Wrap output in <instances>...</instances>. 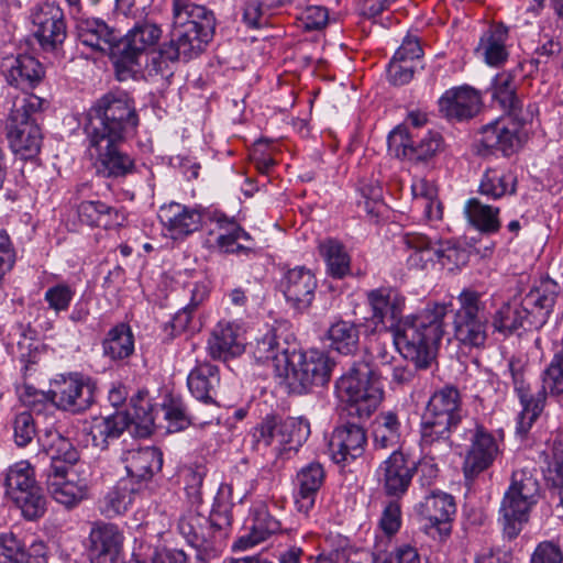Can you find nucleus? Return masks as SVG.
I'll list each match as a JSON object with an SVG mask.
<instances>
[{"label":"nucleus","mask_w":563,"mask_h":563,"mask_svg":"<svg viewBox=\"0 0 563 563\" xmlns=\"http://www.w3.org/2000/svg\"><path fill=\"white\" fill-rule=\"evenodd\" d=\"M366 301L371 308L374 329H385L386 321H390L395 344L402 356L416 367H428L435 357L445 332L446 305L432 302L420 312L401 318L406 297L391 287L369 290Z\"/></svg>","instance_id":"obj_1"},{"label":"nucleus","mask_w":563,"mask_h":563,"mask_svg":"<svg viewBox=\"0 0 563 563\" xmlns=\"http://www.w3.org/2000/svg\"><path fill=\"white\" fill-rule=\"evenodd\" d=\"M463 419L457 388L444 386L430 397L420 421V444L429 454L444 456L453 446L452 433Z\"/></svg>","instance_id":"obj_2"},{"label":"nucleus","mask_w":563,"mask_h":563,"mask_svg":"<svg viewBox=\"0 0 563 563\" xmlns=\"http://www.w3.org/2000/svg\"><path fill=\"white\" fill-rule=\"evenodd\" d=\"M137 123L132 101L124 95L108 93L88 111L86 132L90 144L100 146L106 139L124 140Z\"/></svg>","instance_id":"obj_3"},{"label":"nucleus","mask_w":563,"mask_h":563,"mask_svg":"<svg viewBox=\"0 0 563 563\" xmlns=\"http://www.w3.org/2000/svg\"><path fill=\"white\" fill-rule=\"evenodd\" d=\"M338 397L350 416L368 419L384 399L379 374L366 362H358L336 383Z\"/></svg>","instance_id":"obj_4"},{"label":"nucleus","mask_w":563,"mask_h":563,"mask_svg":"<svg viewBox=\"0 0 563 563\" xmlns=\"http://www.w3.org/2000/svg\"><path fill=\"white\" fill-rule=\"evenodd\" d=\"M45 100L34 93L16 99L7 119L5 134L9 145L22 159H32L41 151L43 134L34 115L43 111Z\"/></svg>","instance_id":"obj_5"},{"label":"nucleus","mask_w":563,"mask_h":563,"mask_svg":"<svg viewBox=\"0 0 563 563\" xmlns=\"http://www.w3.org/2000/svg\"><path fill=\"white\" fill-rule=\"evenodd\" d=\"M539 498V482L532 473L526 468L514 471L500 506L504 533L508 539L519 536Z\"/></svg>","instance_id":"obj_6"},{"label":"nucleus","mask_w":563,"mask_h":563,"mask_svg":"<svg viewBox=\"0 0 563 563\" xmlns=\"http://www.w3.org/2000/svg\"><path fill=\"white\" fill-rule=\"evenodd\" d=\"M483 295L472 288H464L457 295L459 308L453 314L455 340L470 349H483L488 339V319Z\"/></svg>","instance_id":"obj_7"},{"label":"nucleus","mask_w":563,"mask_h":563,"mask_svg":"<svg viewBox=\"0 0 563 563\" xmlns=\"http://www.w3.org/2000/svg\"><path fill=\"white\" fill-rule=\"evenodd\" d=\"M332 362L321 351L309 350L305 353L291 351L285 365H279L280 378L296 394L307 393L313 386H323L330 380Z\"/></svg>","instance_id":"obj_8"},{"label":"nucleus","mask_w":563,"mask_h":563,"mask_svg":"<svg viewBox=\"0 0 563 563\" xmlns=\"http://www.w3.org/2000/svg\"><path fill=\"white\" fill-rule=\"evenodd\" d=\"M309 433V423L305 420L269 415L252 429L251 437L255 450L273 448L282 453L300 446Z\"/></svg>","instance_id":"obj_9"},{"label":"nucleus","mask_w":563,"mask_h":563,"mask_svg":"<svg viewBox=\"0 0 563 563\" xmlns=\"http://www.w3.org/2000/svg\"><path fill=\"white\" fill-rule=\"evenodd\" d=\"M174 21L170 41L163 44L158 53L151 58V67L156 74H164L168 70L169 63L180 58L186 60L199 56L212 40L213 34H206L195 25Z\"/></svg>","instance_id":"obj_10"},{"label":"nucleus","mask_w":563,"mask_h":563,"mask_svg":"<svg viewBox=\"0 0 563 563\" xmlns=\"http://www.w3.org/2000/svg\"><path fill=\"white\" fill-rule=\"evenodd\" d=\"M5 486L7 494L26 519L33 520L44 515L46 500L36 484L34 468L27 461L16 462L9 467Z\"/></svg>","instance_id":"obj_11"},{"label":"nucleus","mask_w":563,"mask_h":563,"mask_svg":"<svg viewBox=\"0 0 563 563\" xmlns=\"http://www.w3.org/2000/svg\"><path fill=\"white\" fill-rule=\"evenodd\" d=\"M48 396L57 408L81 412L95 401V386L78 374L62 375L51 383Z\"/></svg>","instance_id":"obj_12"},{"label":"nucleus","mask_w":563,"mask_h":563,"mask_svg":"<svg viewBox=\"0 0 563 563\" xmlns=\"http://www.w3.org/2000/svg\"><path fill=\"white\" fill-rule=\"evenodd\" d=\"M161 26L151 21L136 23L124 36L121 42L122 48L117 65L132 67L139 64V58L144 54L156 55L154 51L162 37Z\"/></svg>","instance_id":"obj_13"},{"label":"nucleus","mask_w":563,"mask_h":563,"mask_svg":"<svg viewBox=\"0 0 563 563\" xmlns=\"http://www.w3.org/2000/svg\"><path fill=\"white\" fill-rule=\"evenodd\" d=\"M503 435L495 437L485 427L477 424L465 455L463 472L465 477H474L489 468L501 453Z\"/></svg>","instance_id":"obj_14"},{"label":"nucleus","mask_w":563,"mask_h":563,"mask_svg":"<svg viewBox=\"0 0 563 563\" xmlns=\"http://www.w3.org/2000/svg\"><path fill=\"white\" fill-rule=\"evenodd\" d=\"M515 391L520 400L522 410L518 417L517 431L526 434L537 421L545 407L544 393L531 394L530 384L526 379L525 366L520 360L511 358L508 364Z\"/></svg>","instance_id":"obj_15"},{"label":"nucleus","mask_w":563,"mask_h":563,"mask_svg":"<svg viewBox=\"0 0 563 563\" xmlns=\"http://www.w3.org/2000/svg\"><path fill=\"white\" fill-rule=\"evenodd\" d=\"M402 241L407 249L411 251L407 262L409 266L415 268H424L426 264L433 261L434 256L441 261L442 265H446L445 260H456L460 253L459 249L451 244V242L441 243L435 249L432 241L426 234L418 232L406 233L402 236Z\"/></svg>","instance_id":"obj_16"},{"label":"nucleus","mask_w":563,"mask_h":563,"mask_svg":"<svg viewBox=\"0 0 563 563\" xmlns=\"http://www.w3.org/2000/svg\"><path fill=\"white\" fill-rule=\"evenodd\" d=\"M34 34L45 49H54L66 38V24L62 9L44 3L32 14Z\"/></svg>","instance_id":"obj_17"},{"label":"nucleus","mask_w":563,"mask_h":563,"mask_svg":"<svg viewBox=\"0 0 563 563\" xmlns=\"http://www.w3.org/2000/svg\"><path fill=\"white\" fill-rule=\"evenodd\" d=\"M481 143L485 148L509 156L521 146L520 124L510 115L500 117L482 128Z\"/></svg>","instance_id":"obj_18"},{"label":"nucleus","mask_w":563,"mask_h":563,"mask_svg":"<svg viewBox=\"0 0 563 563\" xmlns=\"http://www.w3.org/2000/svg\"><path fill=\"white\" fill-rule=\"evenodd\" d=\"M439 111L448 119L459 121L475 117L482 108V96L475 88L464 85L448 89L439 99Z\"/></svg>","instance_id":"obj_19"},{"label":"nucleus","mask_w":563,"mask_h":563,"mask_svg":"<svg viewBox=\"0 0 563 563\" xmlns=\"http://www.w3.org/2000/svg\"><path fill=\"white\" fill-rule=\"evenodd\" d=\"M246 339L242 327L234 322L220 321L208 340L211 358L227 361L244 353Z\"/></svg>","instance_id":"obj_20"},{"label":"nucleus","mask_w":563,"mask_h":563,"mask_svg":"<svg viewBox=\"0 0 563 563\" xmlns=\"http://www.w3.org/2000/svg\"><path fill=\"white\" fill-rule=\"evenodd\" d=\"M158 218L168 235L174 240L187 238L198 231L202 223L199 210L178 202L163 205L159 208Z\"/></svg>","instance_id":"obj_21"},{"label":"nucleus","mask_w":563,"mask_h":563,"mask_svg":"<svg viewBox=\"0 0 563 563\" xmlns=\"http://www.w3.org/2000/svg\"><path fill=\"white\" fill-rule=\"evenodd\" d=\"M317 285V278L312 272L303 266L288 269L280 282L286 300L300 311L312 303Z\"/></svg>","instance_id":"obj_22"},{"label":"nucleus","mask_w":563,"mask_h":563,"mask_svg":"<svg viewBox=\"0 0 563 563\" xmlns=\"http://www.w3.org/2000/svg\"><path fill=\"white\" fill-rule=\"evenodd\" d=\"M366 442V432L362 427L346 423L332 432L329 452L335 463H347L363 454Z\"/></svg>","instance_id":"obj_23"},{"label":"nucleus","mask_w":563,"mask_h":563,"mask_svg":"<svg viewBox=\"0 0 563 563\" xmlns=\"http://www.w3.org/2000/svg\"><path fill=\"white\" fill-rule=\"evenodd\" d=\"M413 471L401 451H394L377 468V477L388 496L401 497L411 483Z\"/></svg>","instance_id":"obj_24"},{"label":"nucleus","mask_w":563,"mask_h":563,"mask_svg":"<svg viewBox=\"0 0 563 563\" xmlns=\"http://www.w3.org/2000/svg\"><path fill=\"white\" fill-rule=\"evenodd\" d=\"M123 534L112 523H100L89 534L88 555L90 563H115L123 544Z\"/></svg>","instance_id":"obj_25"},{"label":"nucleus","mask_w":563,"mask_h":563,"mask_svg":"<svg viewBox=\"0 0 563 563\" xmlns=\"http://www.w3.org/2000/svg\"><path fill=\"white\" fill-rule=\"evenodd\" d=\"M1 69L7 81L21 89L34 88L44 77L42 64L26 54L3 58Z\"/></svg>","instance_id":"obj_26"},{"label":"nucleus","mask_w":563,"mask_h":563,"mask_svg":"<svg viewBox=\"0 0 563 563\" xmlns=\"http://www.w3.org/2000/svg\"><path fill=\"white\" fill-rule=\"evenodd\" d=\"M324 478V468L318 462H311L299 470L295 493V507L298 512L307 516L312 510Z\"/></svg>","instance_id":"obj_27"},{"label":"nucleus","mask_w":563,"mask_h":563,"mask_svg":"<svg viewBox=\"0 0 563 563\" xmlns=\"http://www.w3.org/2000/svg\"><path fill=\"white\" fill-rule=\"evenodd\" d=\"M509 30L503 23L490 24L481 35L475 54L490 67H501L509 57Z\"/></svg>","instance_id":"obj_28"},{"label":"nucleus","mask_w":563,"mask_h":563,"mask_svg":"<svg viewBox=\"0 0 563 563\" xmlns=\"http://www.w3.org/2000/svg\"><path fill=\"white\" fill-rule=\"evenodd\" d=\"M123 140L106 139L101 145H91L96 153V168L103 177H124L134 170V161L118 148Z\"/></svg>","instance_id":"obj_29"},{"label":"nucleus","mask_w":563,"mask_h":563,"mask_svg":"<svg viewBox=\"0 0 563 563\" xmlns=\"http://www.w3.org/2000/svg\"><path fill=\"white\" fill-rule=\"evenodd\" d=\"M74 471L63 465H56L48 475L47 488L52 497L66 507H74L81 501L87 493L86 485L70 477Z\"/></svg>","instance_id":"obj_30"},{"label":"nucleus","mask_w":563,"mask_h":563,"mask_svg":"<svg viewBox=\"0 0 563 563\" xmlns=\"http://www.w3.org/2000/svg\"><path fill=\"white\" fill-rule=\"evenodd\" d=\"M420 509L421 515L432 527L438 528L440 534H449L451 530L450 522L456 512L455 501L451 495L443 492H432L426 496Z\"/></svg>","instance_id":"obj_31"},{"label":"nucleus","mask_w":563,"mask_h":563,"mask_svg":"<svg viewBox=\"0 0 563 563\" xmlns=\"http://www.w3.org/2000/svg\"><path fill=\"white\" fill-rule=\"evenodd\" d=\"M121 459L128 475L136 481H148L163 465L162 453L152 446L128 450Z\"/></svg>","instance_id":"obj_32"},{"label":"nucleus","mask_w":563,"mask_h":563,"mask_svg":"<svg viewBox=\"0 0 563 563\" xmlns=\"http://www.w3.org/2000/svg\"><path fill=\"white\" fill-rule=\"evenodd\" d=\"M252 353L256 362L262 364L272 363L276 375L279 377L280 364H286L291 351L286 341H280L277 329H269L262 336L257 338L252 346Z\"/></svg>","instance_id":"obj_33"},{"label":"nucleus","mask_w":563,"mask_h":563,"mask_svg":"<svg viewBox=\"0 0 563 563\" xmlns=\"http://www.w3.org/2000/svg\"><path fill=\"white\" fill-rule=\"evenodd\" d=\"M559 285L552 279H541L525 295L521 308L528 314H538L541 322L550 316L558 294Z\"/></svg>","instance_id":"obj_34"},{"label":"nucleus","mask_w":563,"mask_h":563,"mask_svg":"<svg viewBox=\"0 0 563 563\" xmlns=\"http://www.w3.org/2000/svg\"><path fill=\"white\" fill-rule=\"evenodd\" d=\"M187 385L199 401L216 404L214 396L220 385L219 368L207 362L197 364L188 375Z\"/></svg>","instance_id":"obj_35"},{"label":"nucleus","mask_w":563,"mask_h":563,"mask_svg":"<svg viewBox=\"0 0 563 563\" xmlns=\"http://www.w3.org/2000/svg\"><path fill=\"white\" fill-rule=\"evenodd\" d=\"M38 441L42 449L52 460V471L56 465H63L73 470L79 460V453L71 442L63 437L57 430H46L40 435Z\"/></svg>","instance_id":"obj_36"},{"label":"nucleus","mask_w":563,"mask_h":563,"mask_svg":"<svg viewBox=\"0 0 563 563\" xmlns=\"http://www.w3.org/2000/svg\"><path fill=\"white\" fill-rule=\"evenodd\" d=\"M79 42L96 52H108L115 44L118 36L103 21L87 19L77 24Z\"/></svg>","instance_id":"obj_37"},{"label":"nucleus","mask_w":563,"mask_h":563,"mask_svg":"<svg viewBox=\"0 0 563 563\" xmlns=\"http://www.w3.org/2000/svg\"><path fill=\"white\" fill-rule=\"evenodd\" d=\"M129 424V417L122 411H117L107 417L92 418L90 434L93 445L99 449H106L109 440L119 438Z\"/></svg>","instance_id":"obj_38"},{"label":"nucleus","mask_w":563,"mask_h":563,"mask_svg":"<svg viewBox=\"0 0 563 563\" xmlns=\"http://www.w3.org/2000/svg\"><path fill=\"white\" fill-rule=\"evenodd\" d=\"M318 251L330 276L341 279L351 273V256L342 242L327 238L319 242Z\"/></svg>","instance_id":"obj_39"},{"label":"nucleus","mask_w":563,"mask_h":563,"mask_svg":"<svg viewBox=\"0 0 563 563\" xmlns=\"http://www.w3.org/2000/svg\"><path fill=\"white\" fill-rule=\"evenodd\" d=\"M174 21L183 22L195 25L206 34H213L216 27V20L213 13L203 5H198L191 0H174L173 1Z\"/></svg>","instance_id":"obj_40"},{"label":"nucleus","mask_w":563,"mask_h":563,"mask_svg":"<svg viewBox=\"0 0 563 563\" xmlns=\"http://www.w3.org/2000/svg\"><path fill=\"white\" fill-rule=\"evenodd\" d=\"M103 354L112 361H122L134 353V335L126 323L111 328L102 341Z\"/></svg>","instance_id":"obj_41"},{"label":"nucleus","mask_w":563,"mask_h":563,"mask_svg":"<svg viewBox=\"0 0 563 563\" xmlns=\"http://www.w3.org/2000/svg\"><path fill=\"white\" fill-rule=\"evenodd\" d=\"M411 191L415 203L423 208L424 217L428 221H438L442 219L443 208L438 200V188L434 181L424 177L415 178L411 184Z\"/></svg>","instance_id":"obj_42"},{"label":"nucleus","mask_w":563,"mask_h":563,"mask_svg":"<svg viewBox=\"0 0 563 563\" xmlns=\"http://www.w3.org/2000/svg\"><path fill=\"white\" fill-rule=\"evenodd\" d=\"M516 176L504 168H488L479 183V192L490 199H499L516 191Z\"/></svg>","instance_id":"obj_43"},{"label":"nucleus","mask_w":563,"mask_h":563,"mask_svg":"<svg viewBox=\"0 0 563 563\" xmlns=\"http://www.w3.org/2000/svg\"><path fill=\"white\" fill-rule=\"evenodd\" d=\"M327 336L330 346L341 354L350 355L358 349L360 330L357 324L352 321L338 320L333 322L327 332Z\"/></svg>","instance_id":"obj_44"},{"label":"nucleus","mask_w":563,"mask_h":563,"mask_svg":"<svg viewBox=\"0 0 563 563\" xmlns=\"http://www.w3.org/2000/svg\"><path fill=\"white\" fill-rule=\"evenodd\" d=\"M374 445L387 449L397 445L401 438V422L393 411L379 413L374 421Z\"/></svg>","instance_id":"obj_45"},{"label":"nucleus","mask_w":563,"mask_h":563,"mask_svg":"<svg viewBox=\"0 0 563 563\" xmlns=\"http://www.w3.org/2000/svg\"><path fill=\"white\" fill-rule=\"evenodd\" d=\"M465 213L470 222L484 233H495L500 229L499 208L482 203L472 198L465 206Z\"/></svg>","instance_id":"obj_46"},{"label":"nucleus","mask_w":563,"mask_h":563,"mask_svg":"<svg viewBox=\"0 0 563 563\" xmlns=\"http://www.w3.org/2000/svg\"><path fill=\"white\" fill-rule=\"evenodd\" d=\"M493 100L507 112H515L519 108L520 100L517 96L516 76L510 71H501L495 76L492 82Z\"/></svg>","instance_id":"obj_47"},{"label":"nucleus","mask_w":563,"mask_h":563,"mask_svg":"<svg viewBox=\"0 0 563 563\" xmlns=\"http://www.w3.org/2000/svg\"><path fill=\"white\" fill-rule=\"evenodd\" d=\"M207 526L206 517L189 510L180 517L178 530L189 544L195 548H203L208 544Z\"/></svg>","instance_id":"obj_48"},{"label":"nucleus","mask_w":563,"mask_h":563,"mask_svg":"<svg viewBox=\"0 0 563 563\" xmlns=\"http://www.w3.org/2000/svg\"><path fill=\"white\" fill-rule=\"evenodd\" d=\"M165 419L168 422L169 432H178L186 429L190 424H207L210 420H200L192 415H188L184 404L180 400L170 398L163 406Z\"/></svg>","instance_id":"obj_49"},{"label":"nucleus","mask_w":563,"mask_h":563,"mask_svg":"<svg viewBox=\"0 0 563 563\" xmlns=\"http://www.w3.org/2000/svg\"><path fill=\"white\" fill-rule=\"evenodd\" d=\"M527 317L522 308L504 302L493 314L492 324L495 331L507 335L522 327Z\"/></svg>","instance_id":"obj_50"},{"label":"nucleus","mask_w":563,"mask_h":563,"mask_svg":"<svg viewBox=\"0 0 563 563\" xmlns=\"http://www.w3.org/2000/svg\"><path fill=\"white\" fill-rule=\"evenodd\" d=\"M418 132L405 124L397 125L388 135V147L397 157L413 159Z\"/></svg>","instance_id":"obj_51"},{"label":"nucleus","mask_w":563,"mask_h":563,"mask_svg":"<svg viewBox=\"0 0 563 563\" xmlns=\"http://www.w3.org/2000/svg\"><path fill=\"white\" fill-rule=\"evenodd\" d=\"M133 416L142 427L144 434H150L155 426L156 407L152 402L147 391H140L132 399Z\"/></svg>","instance_id":"obj_52"},{"label":"nucleus","mask_w":563,"mask_h":563,"mask_svg":"<svg viewBox=\"0 0 563 563\" xmlns=\"http://www.w3.org/2000/svg\"><path fill=\"white\" fill-rule=\"evenodd\" d=\"M216 245L224 253L247 254L253 250V239L245 230H241V233L217 235Z\"/></svg>","instance_id":"obj_53"},{"label":"nucleus","mask_w":563,"mask_h":563,"mask_svg":"<svg viewBox=\"0 0 563 563\" xmlns=\"http://www.w3.org/2000/svg\"><path fill=\"white\" fill-rule=\"evenodd\" d=\"M444 145L442 135L437 131H427L422 134L418 133L415 143L413 159H427L442 151Z\"/></svg>","instance_id":"obj_54"},{"label":"nucleus","mask_w":563,"mask_h":563,"mask_svg":"<svg viewBox=\"0 0 563 563\" xmlns=\"http://www.w3.org/2000/svg\"><path fill=\"white\" fill-rule=\"evenodd\" d=\"M542 390L545 400L548 396L563 397V366L550 362L542 372Z\"/></svg>","instance_id":"obj_55"},{"label":"nucleus","mask_w":563,"mask_h":563,"mask_svg":"<svg viewBox=\"0 0 563 563\" xmlns=\"http://www.w3.org/2000/svg\"><path fill=\"white\" fill-rule=\"evenodd\" d=\"M298 26L306 31L322 30L329 22V12L322 5H308L297 16Z\"/></svg>","instance_id":"obj_56"},{"label":"nucleus","mask_w":563,"mask_h":563,"mask_svg":"<svg viewBox=\"0 0 563 563\" xmlns=\"http://www.w3.org/2000/svg\"><path fill=\"white\" fill-rule=\"evenodd\" d=\"M75 296V290L67 284H57L49 287L44 295L48 308L56 313L68 310Z\"/></svg>","instance_id":"obj_57"},{"label":"nucleus","mask_w":563,"mask_h":563,"mask_svg":"<svg viewBox=\"0 0 563 563\" xmlns=\"http://www.w3.org/2000/svg\"><path fill=\"white\" fill-rule=\"evenodd\" d=\"M378 526L387 537H393L399 531L401 527V506L398 500H390L385 505Z\"/></svg>","instance_id":"obj_58"},{"label":"nucleus","mask_w":563,"mask_h":563,"mask_svg":"<svg viewBox=\"0 0 563 563\" xmlns=\"http://www.w3.org/2000/svg\"><path fill=\"white\" fill-rule=\"evenodd\" d=\"M0 563H24L22 544L12 532L0 534Z\"/></svg>","instance_id":"obj_59"},{"label":"nucleus","mask_w":563,"mask_h":563,"mask_svg":"<svg viewBox=\"0 0 563 563\" xmlns=\"http://www.w3.org/2000/svg\"><path fill=\"white\" fill-rule=\"evenodd\" d=\"M14 440L19 446L27 445L35 435V423L29 411L18 413L13 421Z\"/></svg>","instance_id":"obj_60"},{"label":"nucleus","mask_w":563,"mask_h":563,"mask_svg":"<svg viewBox=\"0 0 563 563\" xmlns=\"http://www.w3.org/2000/svg\"><path fill=\"white\" fill-rule=\"evenodd\" d=\"M252 527L265 541L271 534L280 531L282 523L271 516L265 506H260L254 510Z\"/></svg>","instance_id":"obj_61"},{"label":"nucleus","mask_w":563,"mask_h":563,"mask_svg":"<svg viewBox=\"0 0 563 563\" xmlns=\"http://www.w3.org/2000/svg\"><path fill=\"white\" fill-rule=\"evenodd\" d=\"M545 454L549 472L555 476L563 475V432L552 434Z\"/></svg>","instance_id":"obj_62"},{"label":"nucleus","mask_w":563,"mask_h":563,"mask_svg":"<svg viewBox=\"0 0 563 563\" xmlns=\"http://www.w3.org/2000/svg\"><path fill=\"white\" fill-rule=\"evenodd\" d=\"M107 210V205L102 201H82L77 207V214L81 223L89 227H100L102 212Z\"/></svg>","instance_id":"obj_63"},{"label":"nucleus","mask_w":563,"mask_h":563,"mask_svg":"<svg viewBox=\"0 0 563 563\" xmlns=\"http://www.w3.org/2000/svg\"><path fill=\"white\" fill-rule=\"evenodd\" d=\"M530 563H563V552L556 543L543 541L534 549Z\"/></svg>","instance_id":"obj_64"}]
</instances>
